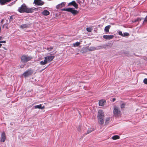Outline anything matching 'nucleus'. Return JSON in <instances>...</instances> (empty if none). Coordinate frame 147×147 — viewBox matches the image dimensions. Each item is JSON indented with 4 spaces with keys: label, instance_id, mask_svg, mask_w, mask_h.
I'll return each instance as SVG.
<instances>
[{
    "label": "nucleus",
    "instance_id": "1",
    "mask_svg": "<svg viewBox=\"0 0 147 147\" xmlns=\"http://www.w3.org/2000/svg\"><path fill=\"white\" fill-rule=\"evenodd\" d=\"M34 10V9L32 8H27L26 4L24 3L18 9V11L21 13L24 12L31 13L33 12Z\"/></svg>",
    "mask_w": 147,
    "mask_h": 147
},
{
    "label": "nucleus",
    "instance_id": "2",
    "mask_svg": "<svg viewBox=\"0 0 147 147\" xmlns=\"http://www.w3.org/2000/svg\"><path fill=\"white\" fill-rule=\"evenodd\" d=\"M33 57L31 56H28V55H24L21 56L20 61L22 63H26L28 61H31Z\"/></svg>",
    "mask_w": 147,
    "mask_h": 147
},
{
    "label": "nucleus",
    "instance_id": "3",
    "mask_svg": "<svg viewBox=\"0 0 147 147\" xmlns=\"http://www.w3.org/2000/svg\"><path fill=\"white\" fill-rule=\"evenodd\" d=\"M63 11H66L70 12L74 15L75 16L78 13V11L75 10L74 8H63L61 9Z\"/></svg>",
    "mask_w": 147,
    "mask_h": 147
},
{
    "label": "nucleus",
    "instance_id": "4",
    "mask_svg": "<svg viewBox=\"0 0 147 147\" xmlns=\"http://www.w3.org/2000/svg\"><path fill=\"white\" fill-rule=\"evenodd\" d=\"M114 115L115 117H119L121 115V111L119 108L115 106L114 107Z\"/></svg>",
    "mask_w": 147,
    "mask_h": 147
},
{
    "label": "nucleus",
    "instance_id": "5",
    "mask_svg": "<svg viewBox=\"0 0 147 147\" xmlns=\"http://www.w3.org/2000/svg\"><path fill=\"white\" fill-rule=\"evenodd\" d=\"M32 70L30 69H28L23 74V75L24 77H26L32 75Z\"/></svg>",
    "mask_w": 147,
    "mask_h": 147
},
{
    "label": "nucleus",
    "instance_id": "6",
    "mask_svg": "<svg viewBox=\"0 0 147 147\" xmlns=\"http://www.w3.org/2000/svg\"><path fill=\"white\" fill-rule=\"evenodd\" d=\"M34 3L36 5H43L44 3L42 1L40 0H34Z\"/></svg>",
    "mask_w": 147,
    "mask_h": 147
},
{
    "label": "nucleus",
    "instance_id": "7",
    "mask_svg": "<svg viewBox=\"0 0 147 147\" xmlns=\"http://www.w3.org/2000/svg\"><path fill=\"white\" fill-rule=\"evenodd\" d=\"M55 58V56H48L45 57V60L47 61V62H50L52 61Z\"/></svg>",
    "mask_w": 147,
    "mask_h": 147
},
{
    "label": "nucleus",
    "instance_id": "8",
    "mask_svg": "<svg viewBox=\"0 0 147 147\" xmlns=\"http://www.w3.org/2000/svg\"><path fill=\"white\" fill-rule=\"evenodd\" d=\"M104 113L102 110H99L98 112L97 117H104Z\"/></svg>",
    "mask_w": 147,
    "mask_h": 147
},
{
    "label": "nucleus",
    "instance_id": "9",
    "mask_svg": "<svg viewBox=\"0 0 147 147\" xmlns=\"http://www.w3.org/2000/svg\"><path fill=\"white\" fill-rule=\"evenodd\" d=\"M72 5L74 6L76 9L78 8V5L77 3H76L75 1H73L72 2L69 3L68 4V6Z\"/></svg>",
    "mask_w": 147,
    "mask_h": 147
},
{
    "label": "nucleus",
    "instance_id": "10",
    "mask_svg": "<svg viewBox=\"0 0 147 147\" xmlns=\"http://www.w3.org/2000/svg\"><path fill=\"white\" fill-rule=\"evenodd\" d=\"M6 139L5 134L4 132H2L1 135V142H4Z\"/></svg>",
    "mask_w": 147,
    "mask_h": 147
},
{
    "label": "nucleus",
    "instance_id": "11",
    "mask_svg": "<svg viewBox=\"0 0 147 147\" xmlns=\"http://www.w3.org/2000/svg\"><path fill=\"white\" fill-rule=\"evenodd\" d=\"M98 123L99 124L102 125L104 122V117H98Z\"/></svg>",
    "mask_w": 147,
    "mask_h": 147
},
{
    "label": "nucleus",
    "instance_id": "12",
    "mask_svg": "<svg viewBox=\"0 0 147 147\" xmlns=\"http://www.w3.org/2000/svg\"><path fill=\"white\" fill-rule=\"evenodd\" d=\"M114 37L113 35H105L103 36V38L106 39L110 40L113 38Z\"/></svg>",
    "mask_w": 147,
    "mask_h": 147
},
{
    "label": "nucleus",
    "instance_id": "13",
    "mask_svg": "<svg viewBox=\"0 0 147 147\" xmlns=\"http://www.w3.org/2000/svg\"><path fill=\"white\" fill-rule=\"evenodd\" d=\"M41 13L45 16H47L50 14L49 12L47 10H44Z\"/></svg>",
    "mask_w": 147,
    "mask_h": 147
},
{
    "label": "nucleus",
    "instance_id": "14",
    "mask_svg": "<svg viewBox=\"0 0 147 147\" xmlns=\"http://www.w3.org/2000/svg\"><path fill=\"white\" fill-rule=\"evenodd\" d=\"M11 0H0V3L1 5H4L5 3L10 2Z\"/></svg>",
    "mask_w": 147,
    "mask_h": 147
},
{
    "label": "nucleus",
    "instance_id": "15",
    "mask_svg": "<svg viewBox=\"0 0 147 147\" xmlns=\"http://www.w3.org/2000/svg\"><path fill=\"white\" fill-rule=\"evenodd\" d=\"M106 102L105 100H101L99 101V105L100 106H103L105 103Z\"/></svg>",
    "mask_w": 147,
    "mask_h": 147
},
{
    "label": "nucleus",
    "instance_id": "16",
    "mask_svg": "<svg viewBox=\"0 0 147 147\" xmlns=\"http://www.w3.org/2000/svg\"><path fill=\"white\" fill-rule=\"evenodd\" d=\"M34 108L35 109H43L45 108V107L43 106L42 107V105L41 104L36 105L34 106Z\"/></svg>",
    "mask_w": 147,
    "mask_h": 147
},
{
    "label": "nucleus",
    "instance_id": "17",
    "mask_svg": "<svg viewBox=\"0 0 147 147\" xmlns=\"http://www.w3.org/2000/svg\"><path fill=\"white\" fill-rule=\"evenodd\" d=\"M65 4L64 3H62L61 4H59L56 6L57 8V9H59L65 6Z\"/></svg>",
    "mask_w": 147,
    "mask_h": 147
},
{
    "label": "nucleus",
    "instance_id": "18",
    "mask_svg": "<svg viewBox=\"0 0 147 147\" xmlns=\"http://www.w3.org/2000/svg\"><path fill=\"white\" fill-rule=\"evenodd\" d=\"M110 27L111 26L110 25H108L105 27L104 30L106 32H109Z\"/></svg>",
    "mask_w": 147,
    "mask_h": 147
},
{
    "label": "nucleus",
    "instance_id": "19",
    "mask_svg": "<svg viewBox=\"0 0 147 147\" xmlns=\"http://www.w3.org/2000/svg\"><path fill=\"white\" fill-rule=\"evenodd\" d=\"M47 61L45 60V59L44 61H41L40 62V64L41 65H45L47 63Z\"/></svg>",
    "mask_w": 147,
    "mask_h": 147
},
{
    "label": "nucleus",
    "instance_id": "20",
    "mask_svg": "<svg viewBox=\"0 0 147 147\" xmlns=\"http://www.w3.org/2000/svg\"><path fill=\"white\" fill-rule=\"evenodd\" d=\"M94 130V129L93 128H90L89 129H88L87 131V133L85 134V135H86L88 134H89L91 132L93 131Z\"/></svg>",
    "mask_w": 147,
    "mask_h": 147
},
{
    "label": "nucleus",
    "instance_id": "21",
    "mask_svg": "<svg viewBox=\"0 0 147 147\" xmlns=\"http://www.w3.org/2000/svg\"><path fill=\"white\" fill-rule=\"evenodd\" d=\"M20 27L22 29H24L25 28H27L28 27V26L26 24H23L21 25L20 26Z\"/></svg>",
    "mask_w": 147,
    "mask_h": 147
},
{
    "label": "nucleus",
    "instance_id": "22",
    "mask_svg": "<svg viewBox=\"0 0 147 147\" xmlns=\"http://www.w3.org/2000/svg\"><path fill=\"white\" fill-rule=\"evenodd\" d=\"M112 138L113 139L115 140L119 139V137L118 136L115 135L113 136Z\"/></svg>",
    "mask_w": 147,
    "mask_h": 147
},
{
    "label": "nucleus",
    "instance_id": "23",
    "mask_svg": "<svg viewBox=\"0 0 147 147\" xmlns=\"http://www.w3.org/2000/svg\"><path fill=\"white\" fill-rule=\"evenodd\" d=\"M80 44V42H76V43H74L73 46L74 47H78Z\"/></svg>",
    "mask_w": 147,
    "mask_h": 147
},
{
    "label": "nucleus",
    "instance_id": "24",
    "mask_svg": "<svg viewBox=\"0 0 147 147\" xmlns=\"http://www.w3.org/2000/svg\"><path fill=\"white\" fill-rule=\"evenodd\" d=\"M142 19V18H137L135 20L133 21L132 22L133 23H134V22H138V21H140Z\"/></svg>",
    "mask_w": 147,
    "mask_h": 147
},
{
    "label": "nucleus",
    "instance_id": "25",
    "mask_svg": "<svg viewBox=\"0 0 147 147\" xmlns=\"http://www.w3.org/2000/svg\"><path fill=\"white\" fill-rule=\"evenodd\" d=\"M110 119V118H109V117L107 118L106 119L105 122V123L106 124H108L109 123Z\"/></svg>",
    "mask_w": 147,
    "mask_h": 147
},
{
    "label": "nucleus",
    "instance_id": "26",
    "mask_svg": "<svg viewBox=\"0 0 147 147\" xmlns=\"http://www.w3.org/2000/svg\"><path fill=\"white\" fill-rule=\"evenodd\" d=\"M86 30L88 32H90L92 31V29L90 27H89L87 28Z\"/></svg>",
    "mask_w": 147,
    "mask_h": 147
},
{
    "label": "nucleus",
    "instance_id": "27",
    "mask_svg": "<svg viewBox=\"0 0 147 147\" xmlns=\"http://www.w3.org/2000/svg\"><path fill=\"white\" fill-rule=\"evenodd\" d=\"M53 47H50L49 48H47V50L50 51H51L53 49Z\"/></svg>",
    "mask_w": 147,
    "mask_h": 147
},
{
    "label": "nucleus",
    "instance_id": "28",
    "mask_svg": "<svg viewBox=\"0 0 147 147\" xmlns=\"http://www.w3.org/2000/svg\"><path fill=\"white\" fill-rule=\"evenodd\" d=\"M88 49L90 51H94L95 49V48L93 47H90V48Z\"/></svg>",
    "mask_w": 147,
    "mask_h": 147
},
{
    "label": "nucleus",
    "instance_id": "29",
    "mask_svg": "<svg viewBox=\"0 0 147 147\" xmlns=\"http://www.w3.org/2000/svg\"><path fill=\"white\" fill-rule=\"evenodd\" d=\"M129 33L127 32H125L123 34V36H127L129 35Z\"/></svg>",
    "mask_w": 147,
    "mask_h": 147
},
{
    "label": "nucleus",
    "instance_id": "30",
    "mask_svg": "<svg viewBox=\"0 0 147 147\" xmlns=\"http://www.w3.org/2000/svg\"><path fill=\"white\" fill-rule=\"evenodd\" d=\"M125 104L124 103H123L121 105L120 107L121 109H123L125 107Z\"/></svg>",
    "mask_w": 147,
    "mask_h": 147
},
{
    "label": "nucleus",
    "instance_id": "31",
    "mask_svg": "<svg viewBox=\"0 0 147 147\" xmlns=\"http://www.w3.org/2000/svg\"><path fill=\"white\" fill-rule=\"evenodd\" d=\"M13 16H12L10 17L9 19L10 22H11L13 20Z\"/></svg>",
    "mask_w": 147,
    "mask_h": 147
},
{
    "label": "nucleus",
    "instance_id": "32",
    "mask_svg": "<svg viewBox=\"0 0 147 147\" xmlns=\"http://www.w3.org/2000/svg\"><path fill=\"white\" fill-rule=\"evenodd\" d=\"M147 23V15L146 16L143 22V23Z\"/></svg>",
    "mask_w": 147,
    "mask_h": 147
},
{
    "label": "nucleus",
    "instance_id": "33",
    "mask_svg": "<svg viewBox=\"0 0 147 147\" xmlns=\"http://www.w3.org/2000/svg\"><path fill=\"white\" fill-rule=\"evenodd\" d=\"M143 82L145 84H147V78H145Z\"/></svg>",
    "mask_w": 147,
    "mask_h": 147
},
{
    "label": "nucleus",
    "instance_id": "34",
    "mask_svg": "<svg viewBox=\"0 0 147 147\" xmlns=\"http://www.w3.org/2000/svg\"><path fill=\"white\" fill-rule=\"evenodd\" d=\"M118 34L119 35L123 36V34H122V32L121 31H119L118 32Z\"/></svg>",
    "mask_w": 147,
    "mask_h": 147
},
{
    "label": "nucleus",
    "instance_id": "35",
    "mask_svg": "<svg viewBox=\"0 0 147 147\" xmlns=\"http://www.w3.org/2000/svg\"><path fill=\"white\" fill-rule=\"evenodd\" d=\"M6 42L5 41L3 40V41H1L0 42V43H6Z\"/></svg>",
    "mask_w": 147,
    "mask_h": 147
},
{
    "label": "nucleus",
    "instance_id": "36",
    "mask_svg": "<svg viewBox=\"0 0 147 147\" xmlns=\"http://www.w3.org/2000/svg\"><path fill=\"white\" fill-rule=\"evenodd\" d=\"M115 100H116L115 98H112V101L113 102H114Z\"/></svg>",
    "mask_w": 147,
    "mask_h": 147
},
{
    "label": "nucleus",
    "instance_id": "37",
    "mask_svg": "<svg viewBox=\"0 0 147 147\" xmlns=\"http://www.w3.org/2000/svg\"><path fill=\"white\" fill-rule=\"evenodd\" d=\"M24 65H21L20 66V67L21 68H23V67H24Z\"/></svg>",
    "mask_w": 147,
    "mask_h": 147
},
{
    "label": "nucleus",
    "instance_id": "38",
    "mask_svg": "<svg viewBox=\"0 0 147 147\" xmlns=\"http://www.w3.org/2000/svg\"><path fill=\"white\" fill-rule=\"evenodd\" d=\"M49 66V65H48V66H47L46 67H45V68L44 69H42L41 71H42L44 69H45L46 68H47L48 66Z\"/></svg>",
    "mask_w": 147,
    "mask_h": 147
},
{
    "label": "nucleus",
    "instance_id": "39",
    "mask_svg": "<svg viewBox=\"0 0 147 147\" xmlns=\"http://www.w3.org/2000/svg\"><path fill=\"white\" fill-rule=\"evenodd\" d=\"M4 49L6 50H7V49H6L5 47H3Z\"/></svg>",
    "mask_w": 147,
    "mask_h": 147
},
{
    "label": "nucleus",
    "instance_id": "40",
    "mask_svg": "<svg viewBox=\"0 0 147 147\" xmlns=\"http://www.w3.org/2000/svg\"><path fill=\"white\" fill-rule=\"evenodd\" d=\"M1 27L0 26V32H1Z\"/></svg>",
    "mask_w": 147,
    "mask_h": 147
},
{
    "label": "nucleus",
    "instance_id": "41",
    "mask_svg": "<svg viewBox=\"0 0 147 147\" xmlns=\"http://www.w3.org/2000/svg\"><path fill=\"white\" fill-rule=\"evenodd\" d=\"M2 46V44L1 43H0V48Z\"/></svg>",
    "mask_w": 147,
    "mask_h": 147
},
{
    "label": "nucleus",
    "instance_id": "42",
    "mask_svg": "<svg viewBox=\"0 0 147 147\" xmlns=\"http://www.w3.org/2000/svg\"><path fill=\"white\" fill-rule=\"evenodd\" d=\"M4 25H3V28Z\"/></svg>",
    "mask_w": 147,
    "mask_h": 147
}]
</instances>
